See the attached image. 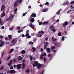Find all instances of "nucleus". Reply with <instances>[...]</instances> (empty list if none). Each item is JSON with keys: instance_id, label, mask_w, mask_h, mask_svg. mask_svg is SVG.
Returning a JSON list of instances; mask_svg holds the SVG:
<instances>
[{"instance_id": "1", "label": "nucleus", "mask_w": 74, "mask_h": 74, "mask_svg": "<svg viewBox=\"0 0 74 74\" xmlns=\"http://www.w3.org/2000/svg\"><path fill=\"white\" fill-rule=\"evenodd\" d=\"M48 44H49V43L48 42H46L45 44L44 45V49H45L48 47Z\"/></svg>"}, {"instance_id": "2", "label": "nucleus", "mask_w": 74, "mask_h": 74, "mask_svg": "<svg viewBox=\"0 0 74 74\" xmlns=\"http://www.w3.org/2000/svg\"><path fill=\"white\" fill-rule=\"evenodd\" d=\"M25 36L26 38H31V36H29V34L28 33H26V34Z\"/></svg>"}, {"instance_id": "3", "label": "nucleus", "mask_w": 74, "mask_h": 74, "mask_svg": "<svg viewBox=\"0 0 74 74\" xmlns=\"http://www.w3.org/2000/svg\"><path fill=\"white\" fill-rule=\"evenodd\" d=\"M4 9H5V6L3 5L1 8V12L3 11L4 10Z\"/></svg>"}, {"instance_id": "4", "label": "nucleus", "mask_w": 74, "mask_h": 74, "mask_svg": "<svg viewBox=\"0 0 74 74\" xmlns=\"http://www.w3.org/2000/svg\"><path fill=\"white\" fill-rule=\"evenodd\" d=\"M68 24H69V23L67 22V21H66L64 22V23H63V27H64L66 26H67L68 25Z\"/></svg>"}, {"instance_id": "5", "label": "nucleus", "mask_w": 74, "mask_h": 74, "mask_svg": "<svg viewBox=\"0 0 74 74\" xmlns=\"http://www.w3.org/2000/svg\"><path fill=\"white\" fill-rule=\"evenodd\" d=\"M4 44V42L2 41V40H0V48Z\"/></svg>"}, {"instance_id": "6", "label": "nucleus", "mask_w": 74, "mask_h": 74, "mask_svg": "<svg viewBox=\"0 0 74 74\" xmlns=\"http://www.w3.org/2000/svg\"><path fill=\"white\" fill-rule=\"evenodd\" d=\"M32 65H41V64L38 63L37 61H36L34 62V63Z\"/></svg>"}, {"instance_id": "7", "label": "nucleus", "mask_w": 74, "mask_h": 74, "mask_svg": "<svg viewBox=\"0 0 74 74\" xmlns=\"http://www.w3.org/2000/svg\"><path fill=\"white\" fill-rule=\"evenodd\" d=\"M29 26L31 27L32 29H34V26L33 25V23H30L29 24Z\"/></svg>"}, {"instance_id": "8", "label": "nucleus", "mask_w": 74, "mask_h": 74, "mask_svg": "<svg viewBox=\"0 0 74 74\" xmlns=\"http://www.w3.org/2000/svg\"><path fill=\"white\" fill-rule=\"evenodd\" d=\"M31 17H32V18H36V14L33 13L31 15Z\"/></svg>"}, {"instance_id": "9", "label": "nucleus", "mask_w": 74, "mask_h": 74, "mask_svg": "<svg viewBox=\"0 0 74 74\" xmlns=\"http://www.w3.org/2000/svg\"><path fill=\"white\" fill-rule=\"evenodd\" d=\"M5 12L3 11V12L1 14V18H3L4 16H5Z\"/></svg>"}, {"instance_id": "10", "label": "nucleus", "mask_w": 74, "mask_h": 74, "mask_svg": "<svg viewBox=\"0 0 74 74\" xmlns=\"http://www.w3.org/2000/svg\"><path fill=\"white\" fill-rule=\"evenodd\" d=\"M54 28H55L54 26L53 25H52L49 27V29H52L51 31H52L54 29Z\"/></svg>"}, {"instance_id": "11", "label": "nucleus", "mask_w": 74, "mask_h": 74, "mask_svg": "<svg viewBox=\"0 0 74 74\" xmlns=\"http://www.w3.org/2000/svg\"><path fill=\"white\" fill-rule=\"evenodd\" d=\"M14 18V15L12 14H10V16L9 17V19H11L12 18Z\"/></svg>"}, {"instance_id": "12", "label": "nucleus", "mask_w": 74, "mask_h": 74, "mask_svg": "<svg viewBox=\"0 0 74 74\" xmlns=\"http://www.w3.org/2000/svg\"><path fill=\"white\" fill-rule=\"evenodd\" d=\"M8 37L9 38V41H10L11 39L12 38V35H9L8 36Z\"/></svg>"}, {"instance_id": "13", "label": "nucleus", "mask_w": 74, "mask_h": 74, "mask_svg": "<svg viewBox=\"0 0 74 74\" xmlns=\"http://www.w3.org/2000/svg\"><path fill=\"white\" fill-rule=\"evenodd\" d=\"M48 22L45 21L42 23V25H48Z\"/></svg>"}, {"instance_id": "14", "label": "nucleus", "mask_w": 74, "mask_h": 74, "mask_svg": "<svg viewBox=\"0 0 74 74\" xmlns=\"http://www.w3.org/2000/svg\"><path fill=\"white\" fill-rule=\"evenodd\" d=\"M15 71L14 70H10V73H11V74H13V73H15Z\"/></svg>"}, {"instance_id": "15", "label": "nucleus", "mask_w": 74, "mask_h": 74, "mask_svg": "<svg viewBox=\"0 0 74 74\" xmlns=\"http://www.w3.org/2000/svg\"><path fill=\"white\" fill-rule=\"evenodd\" d=\"M46 50L47 51V52L49 53L51 52V50H50V48H47Z\"/></svg>"}, {"instance_id": "16", "label": "nucleus", "mask_w": 74, "mask_h": 74, "mask_svg": "<svg viewBox=\"0 0 74 74\" xmlns=\"http://www.w3.org/2000/svg\"><path fill=\"white\" fill-rule=\"evenodd\" d=\"M21 53L22 54H25L26 53V51L25 50H23L21 51Z\"/></svg>"}, {"instance_id": "17", "label": "nucleus", "mask_w": 74, "mask_h": 74, "mask_svg": "<svg viewBox=\"0 0 74 74\" xmlns=\"http://www.w3.org/2000/svg\"><path fill=\"white\" fill-rule=\"evenodd\" d=\"M21 65H18L17 66V68L18 70H19L20 69L21 67Z\"/></svg>"}, {"instance_id": "18", "label": "nucleus", "mask_w": 74, "mask_h": 74, "mask_svg": "<svg viewBox=\"0 0 74 74\" xmlns=\"http://www.w3.org/2000/svg\"><path fill=\"white\" fill-rule=\"evenodd\" d=\"M34 22V19L33 18H32L31 19L30 22L33 23Z\"/></svg>"}, {"instance_id": "19", "label": "nucleus", "mask_w": 74, "mask_h": 74, "mask_svg": "<svg viewBox=\"0 0 74 74\" xmlns=\"http://www.w3.org/2000/svg\"><path fill=\"white\" fill-rule=\"evenodd\" d=\"M17 5H18V3L15 2V3H14V8H15V7H16L17 6Z\"/></svg>"}, {"instance_id": "20", "label": "nucleus", "mask_w": 74, "mask_h": 74, "mask_svg": "<svg viewBox=\"0 0 74 74\" xmlns=\"http://www.w3.org/2000/svg\"><path fill=\"white\" fill-rule=\"evenodd\" d=\"M0 24L1 25V26H2L3 25V21H1V18H0Z\"/></svg>"}, {"instance_id": "21", "label": "nucleus", "mask_w": 74, "mask_h": 74, "mask_svg": "<svg viewBox=\"0 0 74 74\" xmlns=\"http://www.w3.org/2000/svg\"><path fill=\"white\" fill-rule=\"evenodd\" d=\"M43 12H47V11H48V9H43Z\"/></svg>"}, {"instance_id": "22", "label": "nucleus", "mask_w": 74, "mask_h": 74, "mask_svg": "<svg viewBox=\"0 0 74 74\" xmlns=\"http://www.w3.org/2000/svg\"><path fill=\"white\" fill-rule=\"evenodd\" d=\"M32 49L33 50L32 51V52H34L35 51H36V49L35 47H33L32 48Z\"/></svg>"}, {"instance_id": "23", "label": "nucleus", "mask_w": 74, "mask_h": 74, "mask_svg": "<svg viewBox=\"0 0 74 74\" xmlns=\"http://www.w3.org/2000/svg\"><path fill=\"white\" fill-rule=\"evenodd\" d=\"M58 36H62V33L60 32H59L58 34Z\"/></svg>"}, {"instance_id": "24", "label": "nucleus", "mask_w": 74, "mask_h": 74, "mask_svg": "<svg viewBox=\"0 0 74 74\" xmlns=\"http://www.w3.org/2000/svg\"><path fill=\"white\" fill-rule=\"evenodd\" d=\"M42 66V65H38V66H37V69H40V68L41 66Z\"/></svg>"}, {"instance_id": "25", "label": "nucleus", "mask_w": 74, "mask_h": 74, "mask_svg": "<svg viewBox=\"0 0 74 74\" xmlns=\"http://www.w3.org/2000/svg\"><path fill=\"white\" fill-rule=\"evenodd\" d=\"M14 51V49H12L10 52H9V53H12V52H13V51Z\"/></svg>"}, {"instance_id": "26", "label": "nucleus", "mask_w": 74, "mask_h": 74, "mask_svg": "<svg viewBox=\"0 0 74 74\" xmlns=\"http://www.w3.org/2000/svg\"><path fill=\"white\" fill-rule=\"evenodd\" d=\"M12 60H11L10 61V62L8 63V65H11V64H12Z\"/></svg>"}, {"instance_id": "27", "label": "nucleus", "mask_w": 74, "mask_h": 74, "mask_svg": "<svg viewBox=\"0 0 74 74\" xmlns=\"http://www.w3.org/2000/svg\"><path fill=\"white\" fill-rule=\"evenodd\" d=\"M30 59L31 61H32V60H33V57L32 56H31L30 57Z\"/></svg>"}, {"instance_id": "28", "label": "nucleus", "mask_w": 74, "mask_h": 74, "mask_svg": "<svg viewBox=\"0 0 74 74\" xmlns=\"http://www.w3.org/2000/svg\"><path fill=\"white\" fill-rule=\"evenodd\" d=\"M62 41H64V38H65L66 37L64 36H62Z\"/></svg>"}, {"instance_id": "29", "label": "nucleus", "mask_w": 74, "mask_h": 74, "mask_svg": "<svg viewBox=\"0 0 74 74\" xmlns=\"http://www.w3.org/2000/svg\"><path fill=\"white\" fill-rule=\"evenodd\" d=\"M10 73V71L9 70H8L7 71V74H9Z\"/></svg>"}, {"instance_id": "30", "label": "nucleus", "mask_w": 74, "mask_h": 74, "mask_svg": "<svg viewBox=\"0 0 74 74\" xmlns=\"http://www.w3.org/2000/svg\"><path fill=\"white\" fill-rule=\"evenodd\" d=\"M12 62H16V60L15 58H14V59H13Z\"/></svg>"}, {"instance_id": "31", "label": "nucleus", "mask_w": 74, "mask_h": 74, "mask_svg": "<svg viewBox=\"0 0 74 74\" xmlns=\"http://www.w3.org/2000/svg\"><path fill=\"white\" fill-rule=\"evenodd\" d=\"M71 11H72V10H68V11H67V12H66V13H67V14H69V12H71Z\"/></svg>"}, {"instance_id": "32", "label": "nucleus", "mask_w": 74, "mask_h": 74, "mask_svg": "<svg viewBox=\"0 0 74 74\" xmlns=\"http://www.w3.org/2000/svg\"><path fill=\"white\" fill-rule=\"evenodd\" d=\"M29 44L33 45V42H30L29 43Z\"/></svg>"}, {"instance_id": "33", "label": "nucleus", "mask_w": 74, "mask_h": 74, "mask_svg": "<svg viewBox=\"0 0 74 74\" xmlns=\"http://www.w3.org/2000/svg\"><path fill=\"white\" fill-rule=\"evenodd\" d=\"M47 55V53H44L42 55V56H45Z\"/></svg>"}, {"instance_id": "34", "label": "nucleus", "mask_w": 74, "mask_h": 74, "mask_svg": "<svg viewBox=\"0 0 74 74\" xmlns=\"http://www.w3.org/2000/svg\"><path fill=\"white\" fill-rule=\"evenodd\" d=\"M55 46H52L51 47V49H55Z\"/></svg>"}, {"instance_id": "35", "label": "nucleus", "mask_w": 74, "mask_h": 74, "mask_svg": "<svg viewBox=\"0 0 74 74\" xmlns=\"http://www.w3.org/2000/svg\"><path fill=\"white\" fill-rule=\"evenodd\" d=\"M25 72L27 73H28L29 72V69L26 70Z\"/></svg>"}, {"instance_id": "36", "label": "nucleus", "mask_w": 74, "mask_h": 74, "mask_svg": "<svg viewBox=\"0 0 74 74\" xmlns=\"http://www.w3.org/2000/svg\"><path fill=\"white\" fill-rule=\"evenodd\" d=\"M21 56H19L18 58V60H20L21 59Z\"/></svg>"}, {"instance_id": "37", "label": "nucleus", "mask_w": 74, "mask_h": 74, "mask_svg": "<svg viewBox=\"0 0 74 74\" xmlns=\"http://www.w3.org/2000/svg\"><path fill=\"white\" fill-rule=\"evenodd\" d=\"M42 24V21L40 22L39 23V25H41Z\"/></svg>"}, {"instance_id": "38", "label": "nucleus", "mask_w": 74, "mask_h": 74, "mask_svg": "<svg viewBox=\"0 0 74 74\" xmlns=\"http://www.w3.org/2000/svg\"><path fill=\"white\" fill-rule=\"evenodd\" d=\"M4 68V66H2L0 68V70H2V69H3Z\"/></svg>"}, {"instance_id": "39", "label": "nucleus", "mask_w": 74, "mask_h": 74, "mask_svg": "<svg viewBox=\"0 0 74 74\" xmlns=\"http://www.w3.org/2000/svg\"><path fill=\"white\" fill-rule=\"evenodd\" d=\"M23 30H19L18 31V33H21V32H23Z\"/></svg>"}, {"instance_id": "40", "label": "nucleus", "mask_w": 74, "mask_h": 74, "mask_svg": "<svg viewBox=\"0 0 74 74\" xmlns=\"http://www.w3.org/2000/svg\"><path fill=\"white\" fill-rule=\"evenodd\" d=\"M3 38H4V36L2 35H0V39Z\"/></svg>"}, {"instance_id": "41", "label": "nucleus", "mask_w": 74, "mask_h": 74, "mask_svg": "<svg viewBox=\"0 0 74 74\" xmlns=\"http://www.w3.org/2000/svg\"><path fill=\"white\" fill-rule=\"evenodd\" d=\"M15 39H13L11 43H13V42H15Z\"/></svg>"}, {"instance_id": "42", "label": "nucleus", "mask_w": 74, "mask_h": 74, "mask_svg": "<svg viewBox=\"0 0 74 74\" xmlns=\"http://www.w3.org/2000/svg\"><path fill=\"white\" fill-rule=\"evenodd\" d=\"M44 62H46V60H47V58H44Z\"/></svg>"}, {"instance_id": "43", "label": "nucleus", "mask_w": 74, "mask_h": 74, "mask_svg": "<svg viewBox=\"0 0 74 74\" xmlns=\"http://www.w3.org/2000/svg\"><path fill=\"white\" fill-rule=\"evenodd\" d=\"M70 4H74V0L73 1H72L70 3Z\"/></svg>"}, {"instance_id": "44", "label": "nucleus", "mask_w": 74, "mask_h": 74, "mask_svg": "<svg viewBox=\"0 0 74 74\" xmlns=\"http://www.w3.org/2000/svg\"><path fill=\"white\" fill-rule=\"evenodd\" d=\"M40 34H44V32L43 31H41Z\"/></svg>"}, {"instance_id": "45", "label": "nucleus", "mask_w": 74, "mask_h": 74, "mask_svg": "<svg viewBox=\"0 0 74 74\" xmlns=\"http://www.w3.org/2000/svg\"><path fill=\"white\" fill-rule=\"evenodd\" d=\"M19 0H17L15 2V3H17L18 4V3H19Z\"/></svg>"}, {"instance_id": "46", "label": "nucleus", "mask_w": 74, "mask_h": 74, "mask_svg": "<svg viewBox=\"0 0 74 74\" xmlns=\"http://www.w3.org/2000/svg\"><path fill=\"white\" fill-rule=\"evenodd\" d=\"M43 58H44V57H42V55H41L40 57V58L42 59H43Z\"/></svg>"}, {"instance_id": "47", "label": "nucleus", "mask_w": 74, "mask_h": 74, "mask_svg": "<svg viewBox=\"0 0 74 74\" xmlns=\"http://www.w3.org/2000/svg\"><path fill=\"white\" fill-rule=\"evenodd\" d=\"M18 10V9L16 8L15 10H14V12H16Z\"/></svg>"}, {"instance_id": "48", "label": "nucleus", "mask_w": 74, "mask_h": 74, "mask_svg": "<svg viewBox=\"0 0 74 74\" xmlns=\"http://www.w3.org/2000/svg\"><path fill=\"white\" fill-rule=\"evenodd\" d=\"M49 3L48 2H47L45 3V5H49Z\"/></svg>"}, {"instance_id": "49", "label": "nucleus", "mask_w": 74, "mask_h": 74, "mask_svg": "<svg viewBox=\"0 0 74 74\" xmlns=\"http://www.w3.org/2000/svg\"><path fill=\"white\" fill-rule=\"evenodd\" d=\"M43 51H44V49H42V48H41L40 49L41 52H42Z\"/></svg>"}, {"instance_id": "50", "label": "nucleus", "mask_w": 74, "mask_h": 74, "mask_svg": "<svg viewBox=\"0 0 74 74\" xmlns=\"http://www.w3.org/2000/svg\"><path fill=\"white\" fill-rule=\"evenodd\" d=\"M5 40L6 41H8V38L7 37H5Z\"/></svg>"}, {"instance_id": "51", "label": "nucleus", "mask_w": 74, "mask_h": 74, "mask_svg": "<svg viewBox=\"0 0 74 74\" xmlns=\"http://www.w3.org/2000/svg\"><path fill=\"white\" fill-rule=\"evenodd\" d=\"M10 58H11V57L10 56H9V57L6 60H9V59H10Z\"/></svg>"}, {"instance_id": "52", "label": "nucleus", "mask_w": 74, "mask_h": 74, "mask_svg": "<svg viewBox=\"0 0 74 74\" xmlns=\"http://www.w3.org/2000/svg\"><path fill=\"white\" fill-rule=\"evenodd\" d=\"M56 32V29H53V33H54V32Z\"/></svg>"}, {"instance_id": "53", "label": "nucleus", "mask_w": 74, "mask_h": 74, "mask_svg": "<svg viewBox=\"0 0 74 74\" xmlns=\"http://www.w3.org/2000/svg\"><path fill=\"white\" fill-rule=\"evenodd\" d=\"M60 14V12H58L56 13V14L57 15H59Z\"/></svg>"}, {"instance_id": "54", "label": "nucleus", "mask_w": 74, "mask_h": 74, "mask_svg": "<svg viewBox=\"0 0 74 74\" xmlns=\"http://www.w3.org/2000/svg\"><path fill=\"white\" fill-rule=\"evenodd\" d=\"M9 30H11V31L12 30H13V28H10L9 29Z\"/></svg>"}, {"instance_id": "55", "label": "nucleus", "mask_w": 74, "mask_h": 74, "mask_svg": "<svg viewBox=\"0 0 74 74\" xmlns=\"http://www.w3.org/2000/svg\"><path fill=\"white\" fill-rule=\"evenodd\" d=\"M1 29H4V26H3L1 27Z\"/></svg>"}, {"instance_id": "56", "label": "nucleus", "mask_w": 74, "mask_h": 74, "mask_svg": "<svg viewBox=\"0 0 74 74\" xmlns=\"http://www.w3.org/2000/svg\"><path fill=\"white\" fill-rule=\"evenodd\" d=\"M14 68L13 66H11L10 68V69H13Z\"/></svg>"}, {"instance_id": "57", "label": "nucleus", "mask_w": 74, "mask_h": 74, "mask_svg": "<svg viewBox=\"0 0 74 74\" xmlns=\"http://www.w3.org/2000/svg\"><path fill=\"white\" fill-rule=\"evenodd\" d=\"M25 15H26V14L25 13H24L23 14V16H25Z\"/></svg>"}, {"instance_id": "58", "label": "nucleus", "mask_w": 74, "mask_h": 74, "mask_svg": "<svg viewBox=\"0 0 74 74\" xmlns=\"http://www.w3.org/2000/svg\"><path fill=\"white\" fill-rule=\"evenodd\" d=\"M25 35H24V34H23L22 35V37H25Z\"/></svg>"}, {"instance_id": "59", "label": "nucleus", "mask_w": 74, "mask_h": 74, "mask_svg": "<svg viewBox=\"0 0 74 74\" xmlns=\"http://www.w3.org/2000/svg\"><path fill=\"white\" fill-rule=\"evenodd\" d=\"M51 55H52V54H49L48 55V57H51Z\"/></svg>"}, {"instance_id": "60", "label": "nucleus", "mask_w": 74, "mask_h": 74, "mask_svg": "<svg viewBox=\"0 0 74 74\" xmlns=\"http://www.w3.org/2000/svg\"><path fill=\"white\" fill-rule=\"evenodd\" d=\"M22 0H19V3H22Z\"/></svg>"}, {"instance_id": "61", "label": "nucleus", "mask_w": 74, "mask_h": 74, "mask_svg": "<svg viewBox=\"0 0 74 74\" xmlns=\"http://www.w3.org/2000/svg\"><path fill=\"white\" fill-rule=\"evenodd\" d=\"M48 37L46 38L45 39V41H47L48 40Z\"/></svg>"}, {"instance_id": "62", "label": "nucleus", "mask_w": 74, "mask_h": 74, "mask_svg": "<svg viewBox=\"0 0 74 74\" xmlns=\"http://www.w3.org/2000/svg\"><path fill=\"white\" fill-rule=\"evenodd\" d=\"M25 67V65H23V69Z\"/></svg>"}, {"instance_id": "63", "label": "nucleus", "mask_w": 74, "mask_h": 74, "mask_svg": "<svg viewBox=\"0 0 74 74\" xmlns=\"http://www.w3.org/2000/svg\"><path fill=\"white\" fill-rule=\"evenodd\" d=\"M9 21V18H7L6 20V21Z\"/></svg>"}, {"instance_id": "64", "label": "nucleus", "mask_w": 74, "mask_h": 74, "mask_svg": "<svg viewBox=\"0 0 74 74\" xmlns=\"http://www.w3.org/2000/svg\"><path fill=\"white\" fill-rule=\"evenodd\" d=\"M59 21V19H58L56 21V22H58Z\"/></svg>"}]
</instances>
